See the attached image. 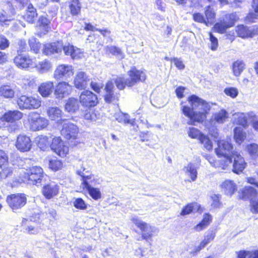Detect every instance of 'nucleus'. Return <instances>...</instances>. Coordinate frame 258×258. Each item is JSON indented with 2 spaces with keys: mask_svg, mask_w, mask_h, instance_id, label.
<instances>
[{
  "mask_svg": "<svg viewBox=\"0 0 258 258\" xmlns=\"http://www.w3.org/2000/svg\"><path fill=\"white\" fill-rule=\"evenodd\" d=\"M188 102L191 107L181 103L182 113L187 117L189 120L188 124L195 125L196 122H202L207 118L213 105L215 103L208 102L198 96L192 95L188 97Z\"/></svg>",
  "mask_w": 258,
  "mask_h": 258,
  "instance_id": "f257e3e1",
  "label": "nucleus"
},
{
  "mask_svg": "<svg viewBox=\"0 0 258 258\" xmlns=\"http://www.w3.org/2000/svg\"><path fill=\"white\" fill-rule=\"evenodd\" d=\"M231 140L226 139L218 142V147L215 149L216 155L219 157H223L220 159L221 162H217L215 166H221V169L225 170L232 163L233 153L238 151L233 150Z\"/></svg>",
  "mask_w": 258,
  "mask_h": 258,
  "instance_id": "f03ea898",
  "label": "nucleus"
},
{
  "mask_svg": "<svg viewBox=\"0 0 258 258\" xmlns=\"http://www.w3.org/2000/svg\"><path fill=\"white\" fill-rule=\"evenodd\" d=\"M44 176L43 169L38 166H34L26 170L23 175V181H28L30 184H37L41 183Z\"/></svg>",
  "mask_w": 258,
  "mask_h": 258,
  "instance_id": "7ed1b4c3",
  "label": "nucleus"
},
{
  "mask_svg": "<svg viewBox=\"0 0 258 258\" xmlns=\"http://www.w3.org/2000/svg\"><path fill=\"white\" fill-rule=\"evenodd\" d=\"M131 221L142 231V237L146 240H148L154 234L158 232V229L154 226H151L147 223L141 220L138 217L133 216L131 219Z\"/></svg>",
  "mask_w": 258,
  "mask_h": 258,
  "instance_id": "20e7f679",
  "label": "nucleus"
},
{
  "mask_svg": "<svg viewBox=\"0 0 258 258\" xmlns=\"http://www.w3.org/2000/svg\"><path fill=\"white\" fill-rule=\"evenodd\" d=\"M30 129L33 131H40L46 128L49 124V120L36 112L30 113L28 117Z\"/></svg>",
  "mask_w": 258,
  "mask_h": 258,
  "instance_id": "39448f33",
  "label": "nucleus"
},
{
  "mask_svg": "<svg viewBox=\"0 0 258 258\" xmlns=\"http://www.w3.org/2000/svg\"><path fill=\"white\" fill-rule=\"evenodd\" d=\"M58 124H62L61 134L66 139L68 140L76 139L79 133V128L77 125L67 120H60L58 121Z\"/></svg>",
  "mask_w": 258,
  "mask_h": 258,
  "instance_id": "423d86ee",
  "label": "nucleus"
},
{
  "mask_svg": "<svg viewBox=\"0 0 258 258\" xmlns=\"http://www.w3.org/2000/svg\"><path fill=\"white\" fill-rule=\"evenodd\" d=\"M7 201L13 211L22 208L26 204L27 198L24 194H12L7 197Z\"/></svg>",
  "mask_w": 258,
  "mask_h": 258,
  "instance_id": "0eeeda50",
  "label": "nucleus"
},
{
  "mask_svg": "<svg viewBox=\"0 0 258 258\" xmlns=\"http://www.w3.org/2000/svg\"><path fill=\"white\" fill-rule=\"evenodd\" d=\"M74 73V69L72 66L60 64L54 71L53 77L56 80H68L73 76Z\"/></svg>",
  "mask_w": 258,
  "mask_h": 258,
  "instance_id": "6e6552de",
  "label": "nucleus"
},
{
  "mask_svg": "<svg viewBox=\"0 0 258 258\" xmlns=\"http://www.w3.org/2000/svg\"><path fill=\"white\" fill-rule=\"evenodd\" d=\"M127 74L129 87H133L140 82H144L147 78L145 72L138 70L135 67L132 68Z\"/></svg>",
  "mask_w": 258,
  "mask_h": 258,
  "instance_id": "1a4fd4ad",
  "label": "nucleus"
},
{
  "mask_svg": "<svg viewBox=\"0 0 258 258\" xmlns=\"http://www.w3.org/2000/svg\"><path fill=\"white\" fill-rule=\"evenodd\" d=\"M72 91V86L69 83L62 81L55 87L54 95L55 98L62 99L69 96Z\"/></svg>",
  "mask_w": 258,
  "mask_h": 258,
  "instance_id": "9d476101",
  "label": "nucleus"
},
{
  "mask_svg": "<svg viewBox=\"0 0 258 258\" xmlns=\"http://www.w3.org/2000/svg\"><path fill=\"white\" fill-rule=\"evenodd\" d=\"M80 102L84 106L94 107L98 103V98L97 96L90 91L85 90L81 94Z\"/></svg>",
  "mask_w": 258,
  "mask_h": 258,
  "instance_id": "9b49d317",
  "label": "nucleus"
},
{
  "mask_svg": "<svg viewBox=\"0 0 258 258\" xmlns=\"http://www.w3.org/2000/svg\"><path fill=\"white\" fill-rule=\"evenodd\" d=\"M34 59L27 55L18 54L14 59V62L19 69H32Z\"/></svg>",
  "mask_w": 258,
  "mask_h": 258,
  "instance_id": "f8f14e48",
  "label": "nucleus"
},
{
  "mask_svg": "<svg viewBox=\"0 0 258 258\" xmlns=\"http://www.w3.org/2000/svg\"><path fill=\"white\" fill-rule=\"evenodd\" d=\"M96 180L95 178L91 179V181L88 182L85 180L84 181V184L81 186L83 189L86 190L90 197L94 200H98L101 198V192L98 188L94 187L96 185Z\"/></svg>",
  "mask_w": 258,
  "mask_h": 258,
  "instance_id": "ddd939ff",
  "label": "nucleus"
},
{
  "mask_svg": "<svg viewBox=\"0 0 258 258\" xmlns=\"http://www.w3.org/2000/svg\"><path fill=\"white\" fill-rule=\"evenodd\" d=\"M105 90L104 100L106 102L108 103H115L118 100L119 94L115 92L112 82H108L106 84Z\"/></svg>",
  "mask_w": 258,
  "mask_h": 258,
  "instance_id": "4468645a",
  "label": "nucleus"
},
{
  "mask_svg": "<svg viewBox=\"0 0 258 258\" xmlns=\"http://www.w3.org/2000/svg\"><path fill=\"white\" fill-rule=\"evenodd\" d=\"M6 10H3L0 13V24L2 26H8L10 23L13 20L12 16L15 14V9L11 3L9 2L6 5Z\"/></svg>",
  "mask_w": 258,
  "mask_h": 258,
  "instance_id": "2eb2a0df",
  "label": "nucleus"
},
{
  "mask_svg": "<svg viewBox=\"0 0 258 258\" xmlns=\"http://www.w3.org/2000/svg\"><path fill=\"white\" fill-rule=\"evenodd\" d=\"M232 161V171L236 174L242 172L246 167V163L244 158L238 151L237 153H233Z\"/></svg>",
  "mask_w": 258,
  "mask_h": 258,
  "instance_id": "dca6fc26",
  "label": "nucleus"
},
{
  "mask_svg": "<svg viewBox=\"0 0 258 258\" xmlns=\"http://www.w3.org/2000/svg\"><path fill=\"white\" fill-rule=\"evenodd\" d=\"M64 45L61 42L58 41L52 43H47L44 45L43 52L46 55H50L55 53H60L63 50Z\"/></svg>",
  "mask_w": 258,
  "mask_h": 258,
  "instance_id": "f3484780",
  "label": "nucleus"
},
{
  "mask_svg": "<svg viewBox=\"0 0 258 258\" xmlns=\"http://www.w3.org/2000/svg\"><path fill=\"white\" fill-rule=\"evenodd\" d=\"M31 146V141L29 137L20 135L17 137L16 147L21 152H24L29 151Z\"/></svg>",
  "mask_w": 258,
  "mask_h": 258,
  "instance_id": "a211bd4d",
  "label": "nucleus"
},
{
  "mask_svg": "<svg viewBox=\"0 0 258 258\" xmlns=\"http://www.w3.org/2000/svg\"><path fill=\"white\" fill-rule=\"evenodd\" d=\"M237 35L242 38L252 37L258 34V26L249 29L243 25H238L236 29Z\"/></svg>",
  "mask_w": 258,
  "mask_h": 258,
  "instance_id": "6ab92c4d",
  "label": "nucleus"
},
{
  "mask_svg": "<svg viewBox=\"0 0 258 258\" xmlns=\"http://www.w3.org/2000/svg\"><path fill=\"white\" fill-rule=\"evenodd\" d=\"M32 69H35L40 74L46 73L51 71L52 68L51 62L46 59L39 61L38 62L34 59Z\"/></svg>",
  "mask_w": 258,
  "mask_h": 258,
  "instance_id": "aec40b11",
  "label": "nucleus"
},
{
  "mask_svg": "<svg viewBox=\"0 0 258 258\" xmlns=\"http://www.w3.org/2000/svg\"><path fill=\"white\" fill-rule=\"evenodd\" d=\"M89 82L88 76L83 72H80L76 75L74 80V85L79 89H85Z\"/></svg>",
  "mask_w": 258,
  "mask_h": 258,
  "instance_id": "412c9836",
  "label": "nucleus"
},
{
  "mask_svg": "<svg viewBox=\"0 0 258 258\" xmlns=\"http://www.w3.org/2000/svg\"><path fill=\"white\" fill-rule=\"evenodd\" d=\"M63 51L66 55L71 56L74 59H79L83 56V52L80 48L70 44L64 46Z\"/></svg>",
  "mask_w": 258,
  "mask_h": 258,
  "instance_id": "4be33fe9",
  "label": "nucleus"
},
{
  "mask_svg": "<svg viewBox=\"0 0 258 258\" xmlns=\"http://www.w3.org/2000/svg\"><path fill=\"white\" fill-rule=\"evenodd\" d=\"M59 191L58 186L54 183H50L44 186L42 192L44 196L47 199H50L56 196Z\"/></svg>",
  "mask_w": 258,
  "mask_h": 258,
  "instance_id": "5701e85b",
  "label": "nucleus"
},
{
  "mask_svg": "<svg viewBox=\"0 0 258 258\" xmlns=\"http://www.w3.org/2000/svg\"><path fill=\"white\" fill-rule=\"evenodd\" d=\"M53 83L47 81L41 83L38 89V91L43 97H47L51 94L53 89Z\"/></svg>",
  "mask_w": 258,
  "mask_h": 258,
  "instance_id": "b1692460",
  "label": "nucleus"
},
{
  "mask_svg": "<svg viewBox=\"0 0 258 258\" xmlns=\"http://www.w3.org/2000/svg\"><path fill=\"white\" fill-rule=\"evenodd\" d=\"M220 187L226 195L231 196L236 190L237 186L236 184L232 180H226L220 185Z\"/></svg>",
  "mask_w": 258,
  "mask_h": 258,
  "instance_id": "393cba45",
  "label": "nucleus"
},
{
  "mask_svg": "<svg viewBox=\"0 0 258 258\" xmlns=\"http://www.w3.org/2000/svg\"><path fill=\"white\" fill-rule=\"evenodd\" d=\"M228 113L225 109H221L219 111L213 114L210 119L212 124L224 123L228 118Z\"/></svg>",
  "mask_w": 258,
  "mask_h": 258,
  "instance_id": "a878e982",
  "label": "nucleus"
},
{
  "mask_svg": "<svg viewBox=\"0 0 258 258\" xmlns=\"http://www.w3.org/2000/svg\"><path fill=\"white\" fill-rule=\"evenodd\" d=\"M80 102L78 99L75 98H69L65 104V110L70 113H73L77 112L79 109Z\"/></svg>",
  "mask_w": 258,
  "mask_h": 258,
  "instance_id": "bb28decb",
  "label": "nucleus"
},
{
  "mask_svg": "<svg viewBox=\"0 0 258 258\" xmlns=\"http://www.w3.org/2000/svg\"><path fill=\"white\" fill-rule=\"evenodd\" d=\"M62 111L57 107H50L47 110V115L51 120H57V123L62 115Z\"/></svg>",
  "mask_w": 258,
  "mask_h": 258,
  "instance_id": "cd10ccee",
  "label": "nucleus"
},
{
  "mask_svg": "<svg viewBox=\"0 0 258 258\" xmlns=\"http://www.w3.org/2000/svg\"><path fill=\"white\" fill-rule=\"evenodd\" d=\"M22 116V113L18 110L9 111L4 114L2 119L7 122H13L20 119Z\"/></svg>",
  "mask_w": 258,
  "mask_h": 258,
  "instance_id": "c85d7f7f",
  "label": "nucleus"
},
{
  "mask_svg": "<svg viewBox=\"0 0 258 258\" xmlns=\"http://www.w3.org/2000/svg\"><path fill=\"white\" fill-rule=\"evenodd\" d=\"M14 88L9 85H4L0 87V95L7 99H12L15 95Z\"/></svg>",
  "mask_w": 258,
  "mask_h": 258,
  "instance_id": "c756f323",
  "label": "nucleus"
},
{
  "mask_svg": "<svg viewBox=\"0 0 258 258\" xmlns=\"http://www.w3.org/2000/svg\"><path fill=\"white\" fill-rule=\"evenodd\" d=\"M234 122L246 128L248 126V122L246 119V115L244 113L238 112L233 114Z\"/></svg>",
  "mask_w": 258,
  "mask_h": 258,
  "instance_id": "7c9ffc66",
  "label": "nucleus"
},
{
  "mask_svg": "<svg viewBox=\"0 0 258 258\" xmlns=\"http://www.w3.org/2000/svg\"><path fill=\"white\" fill-rule=\"evenodd\" d=\"M211 220V216L208 214H205L203 220L194 227V229L196 231H200L205 229L209 225Z\"/></svg>",
  "mask_w": 258,
  "mask_h": 258,
  "instance_id": "2f4dec72",
  "label": "nucleus"
},
{
  "mask_svg": "<svg viewBox=\"0 0 258 258\" xmlns=\"http://www.w3.org/2000/svg\"><path fill=\"white\" fill-rule=\"evenodd\" d=\"M114 116L115 119L120 123L133 124L135 122L134 120L130 119V116L128 114L123 113L122 112H116Z\"/></svg>",
  "mask_w": 258,
  "mask_h": 258,
  "instance_id": "473e14b6",
  "label": "nucleus"
},
{
  "mask_svg": "<svg viewBox=\"0 0 258 258\" xmlns=\"http://www.w3.org/2000/svg\"><path fill=\"white\" fill-rule=\"evenodd\" d=\"M246 138V133L241 127H236L234 130V138L236 142L240 144Z\"/></svg>",
  "mask_w": 258,
  "mask_h": 258,
  "instance_id": "72a5a7b5",
  "label": "nucleus"
},
{
  "mask_svg": "<svg viewBox=\"0 0 258 258\" xmlns=\"http://www.w3.org/2000/svg\"><path fill=\"white\" fill-rule=\"evenodd\" d=\"M28 219H24L22 222V225L24 227L25 232L29 234H36L39 233V229L29 224Z\"/></svg>",
  "mask_w": 258,
  "mask_h": 258,
  "instance_id": "f704fd0d",
  "label": "nucleus"
},
{
  "mask_svg": "<svg viewBox=\"0 0 258 258\" xmlns=\"http://www.w3.org/2000/svg\"><path fill=\"white\" fill-rule=\"evenodd\" d=\"M185 173L190 177L191 181H194L197 177V168L196 166L192 164L189 163L185 167Z\"/></svg>",
  "mask_w": 258,
  "mask_h": 258,
  "instance_id": "c9c22d12",
  "label": "nucleus"
},
{
  "mask_svg": "<svg viewBox=\"0 0 258 258\" xmlns=\"http://www.w3.org/2000/svg\"><path fill=\"white\" fill-rule=\"evenodd\" d=\"M245 64L242 60H237L233 62L232 71L233 74L236 77H238L245 69Z\"/></svg>",
  "mask_w": 258,
  "mask_h": 258,
  "instance_id": "e433bc0d",
  "label": "nucleus"
},
{
  "mask_svg": "<svg viewBox=\"0 0 258 258\" xmlns=\"http://www.w3.org/2000/svg\"><path fill=\"white\" fill-rule=\"evenodd\" d=\"M30 97L22 95L17 100V104L20 109H29Z\"/></svg>",
  "mask_w": 258,
  "mask_h": 258,
  "instance_id": "4c0bfd02",
  "label": "nucleus"
},
{
  "mask_svg": "<svg viewBox=\"0 0 258 258\" xmlns=\"http://www.w3.org/2000/svg\"><path fill=\"white\" fill-rule=\"evenodd\" d=\"M105 50L106 52H108L120 59L124 57V54L119 47L112 45L107 46L105 47Z\"/></svg>",
  "mask_w": 258,
  "mask_h": 258,
  "instance_id": "58836bf2",
  "label": "nucleus"
},
{
  "mask_svg": "<svg viewBox=\"0 0 258 258\" xmlns=\"http://www.w3.org/2000/svg\"><path fill=\"white\" fill-rule=\"evenodd\" d=\"M37 16L36 10L31 5L28 7V10L24 16V19L29 23L33 22L35 18Z\"/></svg>",
  "mask_w": 258,
  "mask_h": 258,
  "instance_id": "ea45409f",
  "label": "nucleus"
},
{
  "mask_svg": "<svg viewBox=\"0 0 258 258\" xmlns=\"http://www.w3.org/2000/svg\"><path fill=\"white\" fill-rule=\"evenodd\" d=\"M127 78L123 77H118L115 80V84L116 87L120 90H123L126 86L129 87Z\"/></svg>",
  "mask_w": 258,
  "mask_h": 258,
  "instance_id": "a19ab883",
  "label": "nucleus"
},
{
  "mask_svg": "<svg viewBox=\"0 0 258 258\" xmlns=\"http://www.w3.org/2000/svg\"><path fill=\"white\" fill-rule=\"evenodd\" d=\"M40 25L39 26V29L42 30L40 33V36H41L45 34L49 30V27L48 25L49 24L48 20L45 17H42L39 19Z\"/></svg>",
  "mask_w": 258,
  "mask_h": 258,
  "instance_id": "79ce46f5",
  "label": "nucleus"
},
{
  "mask_svg": "<svg viewBox=\"0 0 258 258\" xmlns=\"http://www.w3.org/2000/svg\"><path fill=\"white\" fill-rule=\"evenodd\" d=\"M231 27L228 24L227 21H225L224 19L222 21L217 23L214 25L215 29L220 33H224L227 29Z\"/></svg>",
  "mask_w": 258,
  "mask_h": 258,
  "instance_id": "37998d69",
  "label": "nucleus"
},
{
  "mask_svg": "<svg viewBox=\"0 0 258 258\" xmlns=\"http://www.w3.org/2000/svg\"><path fill=\"white\" fill-rule=\"evenodd\" d=\"M29 44L31 51L36 54L39 52L41 44L35 37H32L29 39Z\"/></svg>",
  "mask_w": 258,
  "mask_h": 258,
  "instance_id": "c03bdc74",
  "label": "nucleus"
},
{
  "mask_svg": "<svg viewBox=\"0 0 258 258\" xmlns=\"http://www.w3.org/2000/svg\"><path fill=\"white\" fill-rule=\"evenodd\" d=\"M49 168L52 170L56 171L62 167V163L60 160L56 158L51 159L49 161Z\"/></svg>",
  "mask_w": 258,
  "mask_h": 258,
  "instance_id": "a18cd8bd",
  "label": "nucleus"
},
{
  "mask_svg": "<svg viewBox=\"0 0 258 258\" xmlns=\"http://www.w3.org/2000/svg\"><path fill=\"white\" fill-rule=\"evenodd\" d=\"M71 14L73 15H77L80 12L81 5L78 0H73L70 5Z\"/></svg>",
  "mask_w": 258,
  "mask_h": 258,
  "instance_id": "49530a36",
  "label": "nucleus"
},
{
  "mask_svg": "<svg viewBox=\"0 0 258 258\" xmlns=\"http://www.w3.org/2000/svg\"><path fill=\"white\" fill-rule=\"evenodd\" d=\"M205 15L206 16V21L208 24V26L209 25H211L214 21L215 14L213 9L209 6H207V9L205 11Z\"/></svg>",
  "mask_w": 258,
  "mask_h": 258,
  "instance_id": "de8ad7c7",
  "label": "nucleus"
},
{
  "mask_svg": "<svg viewBox=\"0 0 258 258\" xmlns=\"http://www.w3.org/2000/svg\"><path fill=\"white\" fill-rule=\"evenodd\" d=\"M85 170V169L84 167L82 166L80 169L77 170V173L82 177L81 178V186L84 184V181L86 180L88 182L89 181H91V179L94 178V176L93 175H86V174L84 172Z\"/></svg>",
  "mask_w": 258,
  "mask_h": 258,
  "instance_id": "09e8293b",
  "label": "nucleus"
},
{
  "mask_svg": "<svg viewBox=\"0 0 258 258\" xmlns=\"http://www.w3.org/2000/svg\"><path fill=\"white\" fill-rule=\"evenodd\" d=\"M225 21H227L228 24L231 27L238 20V17L236 13H232L231 14H228L225 15L223 18Z\"/></svg>",
  "mask_w": 258,
  "mask_h": 258,
  "instance_id": "8fccbe9b",
  "label": "nucleus"
},
{
  "mask_svg": "<svg viewBox=\"0 0 258 258\" xmlns=\"http://www.w3.org/2000/svg\"><path fill=\"white\" fill-rule=\"evenodd\" d=\"M215 237V233L213 231H208L204 236V239L201 241L202 246H206L212 241Z\"/></svg>",
  "mask_w": 258,
  "mask_h": 258,
  "instance_id": "3c124183",
  "label": "nucleus"
},
{
  "mask_svg": "<svg viewBox=\"0 0 258 258\" xmlns=\"http://www.w3.org/2000/svg\"><path fill=\"white\" fill-rule=\"evenodd\" d=\"M73 205L76 209L80 210H85L87 208V204L82 198L74 199Z\"/></svg>",
  "mask_w": 258,
  "mask_h": 258,
  "instance_id": "603ef678",
  "label": "nucleus"
},
{
  "mask_svg": "<svg viewBox=\"0 0 258 258\" xmlns=\"http://www.w3.org/2000/svg\"><path fill=\"white\" fill-rule=\"evenodd\" d=\"M200 141L204 145V147L206 150L210 151L212 149V142L207 136L204 135L201 136Z\"/></svg>",
  "mask_w": 258,
  "mask_h": 258,
  "instance_id": "864d4df0",
  "label": "nucleus"
},
{
  "mask_svg": "<svg viewBox=\"0 0 258 258\" xmlns=\"http://www.w3.org/2000/svg\"><path fill=\"white\" fill-rule=\"evenodd\" d=\"M69 148L67 143L62 145L58 148L57 150H54L58 155L60 157H65L69 153Z\"/></svg>",
  "mask_w": 258,
  "mask_h": 258,
  "instance_id": "5fc2aeb1",
  "label": "nucleus"
},
{
  "mask_svg": "<svg viewBox=\"0 0 258 258\" xmlns=\"http://www.w3.org/2000/svg\"><path fill=\"white\" fill-rule=\"evenodd\" d=\"M23 83L29 88H33L36 85V78L34 76L26 77L23 79Z\"/></svg>",
  "mask_w": 258,
  "mask_h": 258,
  "instance_id": "6e6d98bb",
  "label": "nucleus"
},
{
  "mask_svg": "<svg viewBox=\"0 0 258 258\" xmlns=\"http://www.w3.org/2000/svg\"><path fill=\"white\" fill-rule=\"evenodd\" d=\"M224 93L232 98H236L239 93L238 90L235 87H227L224 90Z\"/></svg>",
  "mask_w": 258,
  "mask_h": 258,
  "instance_id": "4d7b16f0",
  "label": "nucleus"
},
{
  "mask_svg": "<svg viewBox=\"0 0 258 258\" xmlns=\"http://www.w3.org/2000/svg\"><path fill=\"white\" fill-rule=\"evenodd\" d=\"M197 207H198V205L196 204H188L182 209L180 213V215L182 216H184L189 214L192 212Z\"/></svg>",
  "mask_w": 258,
  "mask_h": 258,
  "instance_id": "13d9d810",
  "label": "nucleus"
},
{
  "mask_svg": "<svg viewBox=\"0 0 258 258\" xmlns=\"http://www.w3.org/2000/svg\"><path fill=\"white\" fill-rule=\"evenodd\" d=\"M188 135L191 138H198L199 140H200L201 136L203 135V134H202L198 129L195 127L189 128V131L188 132Z\"/></svg>",
  "mask_w": 258,
  "mask_h": 258,
  "instance_id": "bf43d9fd",
  "label": "nucleus"
},
{
  "mask_svg": "<svg viewBox=\"0 0 258 258\" xmlns=\"http://www.w3.org/2000/svg\"><path fill=\"white\" fill-rule=\"evenodd\" d=\"M64 144H66V143L63 142L60 137H55L52 139L50 147L51 149L54 151L57 150L59 146Z\"/></svg>",
  "mask_w": 258,
  "mask_h": 258,
  "instance_id": "052dcab7",
  "label": "nucleus"
},
{
  "mask_svg": "<svg viewBox=\"0 0 258 258\" xmlns=\"http://www.w3.org/2000/svg\"><path fill=\"white\" fill-rule=\"evenodd\" d=\"M30 108L31 109H37L41 106V101L39 99L30 96L29 98Z\"/></svg>",
  "mask_w": 258,
  "mask_h": 258,
  "instance_id": "680f3d73",
  "label": "nucleus"
},
{
  "mask_svg": "<svg viewBox=\"0 0 258 258\" xmlns=\"http://www.w3.org/2000/svg\"><path fill=\"white\" fill-rule=\"evenodd\" d=\"M248 153L252 156L258 155V146L255 144H252L247 146Z\"/></svg>",
  "mask_w": 258,
  "mask_h": 258,
  "instance_id": "e2e57ef3",
  "label": "nucleus"
},
{
  "mask_svg": "<svg viewBox=\"0 0 258 258\" xmlns=\"http://www.w3.org/2000/svg\"><path fill=\"white\" fill-rule=\"evenodd\" d=\"M209 36L211 41V49L212 50H216L218 46V39L211 33H209Z\"/></svg>",
  "mask_w": 258,
  "mask_h": 258,
  "instance_id": "0e129e2a",
  "label": "nucleus"
},
{
  "mask_svg": "<svg viewBox=\"0 0 258 258\" xmlns=\"http://www.w3.org/2000/svg\"><path fill=\"white\" fill-rule=\"evenodd\" d=\"M27 49V44L24 40H20L18 42L17 52L18 54L25 52Z\"/></svg>",
  "mask_w": 258,
  "mask_h": 258,
  "instance_id": "69168bd1",
  "label": "nucleus"
},
{
  "mask_svg": "<svg viewBox=\"0 0 258 258\" xmlns=\"http://www.w3.org/2000/svg\"><path fill=\"white\" fill-rule=\"evenodd\" d=\"M193 19L194 21L196 22L205 23L207 26H208V24L207 22L206 19L204 18V16L200 13H195L193 15Z\"/></svg>",
  "mask_w": 258,
  "mask_h": 258,
  "instance_id": "338daca9",
  "label": "nucleus"
},
{
  "mask_svg": "<svg viewBox=\"0 0 258 258\" xmlns=\"http://www.w3.org/2000/svg\"><path fill=\"white\" fill-rule=\"evenodd\" d=\"M84 118L87 120L94 121L97 120L98 117L94 111H89L85 113Z\"/></svg>",
  "mask_w": 258,
  "mask_h": 258,
  "instance_id": "774afa93",
  "label": "nucleus"
}]
</instances>
